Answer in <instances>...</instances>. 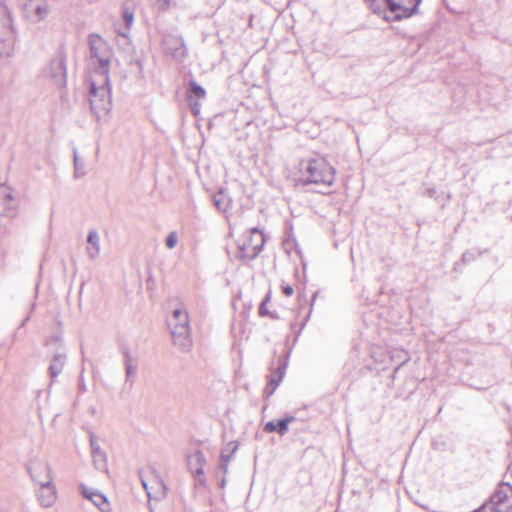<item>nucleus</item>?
<instances>
[{
    "instance_id": "obj_31",
    "label": "nucleus",
    "mask_w": 512,
    "mask_h": 512,
    "mask_svg": "<svg viewBox=\"0 0 512 512\" xmlns=\"http://www.w3.org/2000/svg\"><path fill=\"white\" fill-rule=\"evenodd\" d=\"M281 289H282L283 294L287 297L292 296L294 293L293 287L289 284H282Z\"/></svg>"
},
{
    "instance_id": "obj_38",
    "label": "nucleus",
    "mask_w": 512,
    "mask_h": 512,
    "mask_svg": "<svg viewBox=\"0 0 512 512\" xmlns=\"http://www.w3.org/2000/svg\"><path fill=\"white\" fill-rule=\"evenodd\" d=\"M21 1H22V4L24 5L25 3L35 2L36 0H21Z\"/></svg>"
},
{
    "instance_id": "obj_25",
    "label": "nucleus",
    "mask_w": 512,
    "mask_h": 512,
    "mask_svg": "<svg viewBox=\"0 0 512 512\" xmlns=\"http://www.w3.org/2000/svg\"><path fill=\"white\" fill-rule=\"evenodd\" d=\"M295 418L293 416L279 419L276 423V431L281 435H285L289 429V424L293 422Z\"/></svg>"
},
{
    "instance_id": "obj_28",
    "label": "nucleus",
    "mask_w": 512,
    "mask_h": 512,
    "mask_svg": "<svg viewBox=\"0 0 512 512\" xmlns=\"http://www.w3.org/2000/svg\"><path fill=\"white\" fill-rule=\"evenodd\" d=\"M177 241H178V237H177L176 232L169 233L167 238H166V246H167V248L173 249L176 246Z\"/></svg>"
},
{
    "instance_id": "obj_6",
    "label": "nucleus",
    "mask_w": 512,
    "mask_h": 512,
    "mask_svg": "<svg viewBox=\"0 0 512 512\" xmlns=\"http://www.w3.org/2000/svg\"><path fill=\"white\" fill-rule=\"evenodd\" d=\"M264 243V235L259 229H249L242 238L238 240L235 257L243 263H248L260 254Z\"/></svg>"
},
{
    "instance_id": "obj_10",
    "label": "nucleus",
    "mask_w": 512,
    "mask_h": 512,
    "mask_svg": "<svg viewBox=\"0 0 512 512\" xmlns=\"http://www.w3.org/2000/svg\"><path fill=\"white\" fill-rule=\"evenodd\" d=\"M27 471L36 484H46L52 482L50 466L47 462L40 459H32L26 466Z\"/></svg>"
},
{
    "instance_id": "obj_16",
    "label": "nucleus",
    "mask_w": 512,
    "mask_h": 512,
    "mask_svg": "<svg viewBox=\"0 0 512 512\" xmlns=\"http://www.w3.org/2000/svg\"><path fill=\"white\" fill-rule=\"evenodd\" d=\"M80 488L83 497L90 500L101 512L111 511L110 503L104 494L83 484L80 485Z\"/></svg>"
},
{
    "instance_id": "obj_2",
    "label": "nucleus",
    "mask_w": 512,
    "mask_h": 512,
    "mask_svg": "<svg viewBox=\"0 0 512 512\" xmlns=\"http://www.w3.org/2000/svg\"><path fill=\"white\" fill-rule=\"evenodd\" d=\"M88 100L94 117L100 121L112 109L110 77L103 74H90Z\"/></svg>"
},
{
    "instance_id": "obj_22",
    "label": "nucleus",
    "mask_w": 512,
    "mask_h": 512,
    "mask_svg": "<svg viewBox=\"0 0 512 512\" xmlns=\"http://www.w3.org/2000/svg\"><path fill=\"white\" fill-rule=\"evenodd\" d=\"M91 455L94 467L98 471L107 472L108 465L106 453L102 449L95 448V451H92Z\"/></svg>"
},
{
    "instance_id": "obj_41",
    "label": "nucleus",
    "mask_w": 512,
    "mask_h": 512,
    "mask_svg": "<svg viewBox=\"0 0 512 512\" xmlns=\"http://www.w3.org/2000/svg\"><path fill=\"white\" fill-rule=\"evenodd\" d=\"M316 296H317V293H314V294H313V297H312V303L314 302V300H315Z\"/></svg>"
},
{
    "instance_id": "obj_12",
    "label": "nucleus",
    "mask_w": 512,
    "mask_h": 512,
    "mask_svg": "<svg viewBox=\"0 0 512 512\" xmlns=\"http://www.w3.org/2000/svg\"><path fill=\"white\" fill-rule=\"evenodd\" d=\"M123 365L125 370V387L132 389L134 387L137 372H138V359L132 355L129 348L122 350Z\"/></svg>"
},
{
    "instance_id": "obj_37",
    "label": "nucleus",
    "mask_w": 512,
    "mask_h": 512,
    "mask_svg": "<svg viewBox=\"0 0 512 512\" xmlns=\"http://www.w3.org/2000/svg\"><path fill=\"white\" fill-rule=\"evenodd\" d=\"M140 478H141L142 486H143V488L145 489V491H146V493H147L148 498H150V497H151V493H150V491H149V489H148L147 482L143 479V477H142V476H140Z\"/></svg>"
},
{
    "instance_id": "obj_27",
    "label": "nucleus",
    "mask_w": 512,
    "mask_h": 512,
    "mask_svg": "<svg viewBox=\"0 0 512 512\" xmlns=\"http://www.w3.org/2000/svg\"><path fill=\"white\" fill-rule=\"evenodd\" d=\"M229 447H231V451H230V454H225L224 451L221 453L220 455V461H225L227 460V462H230L231 460V457H232V454L235 453V451L237 450L238 448V445L234 442H230L228 444Z\"/></svg>"
},
{
    "instance_id": "obj_9",
    "label": "nucleus",
    "mask_w": 512,
    "mask_h": 512,
    "mask_svg": "<svg viewBox=\"0 0 512 512\" xmlns=\"http://www.w3.org/2000/svg\"><path fill=\"white\" fill-rule=\"evenodd\" d=\"M288 354L280 356L276 361H273L270 367V375L268 376V383L265 387L264 393L271 396L278 385L281 383L285 376L288 367Z\"/></svg>"
},
{
    "instance_id": "obj_35",
    "label": "nucleus",
    "mask_w": 512,
    "mask_h": 512,
    "mask_svg": "<svg viewBox=\"0 0 512 512\" xmlns=\"http://www.w3.org/2000/svg\"><path fill=\"white\" fill-rule=\"evenodd\" d=\"M79 389L81 392H85L87 390L86 384L84 381L83 371L81 372V374L79 376Z\"/></svg>"
},
{
    "instance_id": "obj_19",
    "label": "nucleus",
    "mask_w": 512,
    "mask_h": 512,
    "mask_svg": "<svg viewBox=\"0 0 512 512\" xmlns=\"http://www.w3.org/2000/svg\"><path fill=\"white\" fill-rule=\"evenodd\" d=\"M86 253L91 260L96 259L100 254V237L94 229L88 233Z\"/></svg>"
},
{
    "instance_id": "obj_39",
    "label": "nucleus",
    "mask_w": 512,
    "mask_h": 512,
    "mask_svg": "<svg viewBox=\"0 0 512 512\" xmlns=\"http://www.w3.org/2000/svg\"><path fill=\"white\" fill-rule=\"evenodd\" d=\"M225 483H226V480H225V478H223V479L221 480V482H220V486H221V487H224V486H225Z\"/></svg>"
},
{
    "instance_id": "obj_4",
    "label": "nucleus",
    "mask_w": 512,
    "mask_h": 512,
    "mask_svg": "<svg viewBox=\"0 0 512 512\" xmlns=\"http://www.w3.org/2000/svg\"><path fill=\"white\" fill-rule=\"evenodd\" d=\"M365 2L375 14L388 20L384 7L386 5L389 11L394 14V19L399 21L415 15L422 0H365Z\"/></svg>"
},
{
    "instance_id": "obj_26",
    "label": "nucleus",
    "mask_w": 512,
    "mask_h": 512,
    "mask_svg": "<svg viewBox=\"0 0 512 512\" xmlns=\"http://www.w3.org/2000/svg\"><path fill=\"white\" fill-rule=\"evenodd\" d=\"M123 20L125 22V26L127 29H130V27L132 26L133 24V20H134V13L133 11H131L130 9L128 8H125L123 10Z\"/></svg>"
},
{
    "instance_id": "obj_3",
    "label": "nucleus",
    "mask_w": 512,
    "mask_h": 512,
    "mask_svg": "<svg viewBox=\"0 0 512 512\" xmlns=\"http://www.w3.org/2000/svg\"><path fill=\"white\" fill-rule=\"evenodd\" d=\"M88 45L90 51V74H103L109 76L113 50L106 40L98 34L88 36Z\"/></svg>"
},
{
    "instance_id": "obj_40",
    "label": "nucleus",
    "mask_w": 512,
    "mask_h": 512,
    "mask_svg": "<svg viewBox=\"0 0 512 512\" xmlns=\"http://www.w3.org/2000/svg\"><path fill=\"white\" fill-rule=\"evenodd\" d=\"M28 319H29V317H26V318L22 321L21 325H22V326H24V325H25V323L28 321Z\"/></svg>"
},
{
    "instance_id": "obj_13",
    "label": "nucleus",
    "mask_w": 512,
    "mask_h": 512,
    "mask_svg": "<svg viewBox=\"0 0 512 512\" xmlns=\"http://www.w3.org/2000/svg\"><path fill=\"white\" fill-rule=\"evenodd\" d=\"M206 463L205 456L202 451L196 450L187 456V466L191 473L195 474L196 480L200 485L205 484L204 465Z\"/></svg>"
},
{
    "instance_id": "obj_30",
    "label": "nucleus",
    "mask_w": 512,
    "mask_h": 512,
    "mask_svg": "<svg viewBox=\"0 0 512 512\" xmlns=\"http://www.w3.org/2000/svg\"><path fill=\"white\" fill-rule=\"evenodd\" d=\"M269 298H270V297H269V295H267V296L265 297V299L262 301V303L260 304V307H259V314H260L261 316H265V315H268V314H269V312H268V310H267V308H266V303L269 301Z\"/></svg>"
},
{
    "instance_id": "obj_7",
    "label": "nucleus",
    "mask_w": 512,
    "mask_h": 512,
    "mask_svg": "<svg viewBox=\"0 0 512 512\" xmlns=\"http://www.w3.org/2000/svg\"><path fill=\"white\" fill-rule=\"evenodd\" d=\"M512 511V485L500 483L489 501L484 503L477 512H511Z\"/></svg>"
},
{
    "instance_id": "obj_21",
    "label": "nucleus",
    "mask_w": 512,
    "mask_h": 512,
    "mask_svg": "<svg viewBox=\"0 0 512 512\" xmlns=\"http://www.w3.org/2000/svg\"><path fill=\"white\" fill-rule=\"evenodd\" d=\"M213 203L217 210L221 212H227L229 208H231L232 205V199L231 197L224 191L219 190L217 193H215L212 197Z\"/></svg>"
},
{
    "instance_id": "obj_15",
    "label": "nucleus",
    "mask_w": 512,
    "mask_h": 512,
    "mask_svg": "<svg viewBox=\"0 0 512 512\" xmlns=\"http://www.w3.org/2000/svg\"><path fill=\"white\" fill-rule=\"evenodd\" d=\"M164 45L166 51L179 62H182L187 56V49L184 40L180 36H169L165 39Z\"/></svg>"
},
{
    "instance_id": "obj_1",
    "label": "nucleus",
    "mask_w": 512,
    "mask_h": 512,
    "mask_svg": "<svg viewBox=\"0 0 512 512\" xmlns=\"http://www.w3.org/2000/svg\"><path fill=\"white\" fill-rule=\"evenodd\" d=\"M299 181L303 185L331 187L336 179L335 168L324 157H310L298 163Z\"/></svg>"
},
{
    "instance_id": "obj_17",
    "label": "nucleus",
    "mask_w": 512,
    "mask_h": 512,
    "mask_svg": "<svg viewBox=\"0 0 512 512\" xmlns=\"http://www.w3.org/2000/svg\"><path fill=\"white\" fill-rule=\"evenodd\" d=\"M37 497L43 507H51L57 499V491L53 482L39 485Z\"/></svg>"
},
{
    "instance_id": "obj_36",
    "label": "nucleus",
    "mask_w": 512,
    "mask_h": 512,
    "mask_svg": "<svg viewBox=\"0 0 512 512\" xmlns=\"http://www.w3.org/2000/svg\"><path fill=\"white\" fill-rule=\"evenodd\" d=\"M228 465H229V462H227V460L220 461L219 468L222 469L224 473H226L228 470Z\"/></svg>"
},
{
    "instance_id": "obj_32",
    "label": "nucleus",
    "mask_w": 512,
    "mask_h": 512,
    "mask_svg": "<svg viewBox=\"0 0 512 512\" xmlns=\"http://www.w3.org/2000/svg\"><path fill=\"white\" fill-rule=\"evenodd\" d=\"M90 447H91V452L95 451V448L101 449V447L96 439V436L93 433H90Z\"/></svg>"
},
{
    "instance_id": "obj_5",
    "label": "nucleus",
    "mask_w": 512,
    "mask_h": 512,
    "mask_svg": "<svg viewBox=\"0 0 512 512\" xmlns=\"http://www.w3.org/2000/svg\"><path fill=\"white\" fill-rule=\"evenodd\" d=\"M169 325L174 345L184 352L189 351L193 342L187 311L180 308L175 309Z\"/></svg>"
},
{
    "instance_id": "obj_33",
    "label": "nucleus",
    "mask_w": 512,
    "mask_h": 512,
    "mask_svg": "<svg viewBox=\"0 0 512 512\" xmlns=\"http://www.w3.org/2000/svg\"><path fill=\"white\" fill-rule=\"evenodd\" d=\"M276 429V423L274 421H269L264 425V431L266 433H273Z\"/></svg>"
},
{
    "instance_id": "obj_11",
    "label": "nucleus",
    "mask_w": 512,
    "mask_h": 512,
    "mask_svg": "<svg viewBox=\"0 0 512 512\" xmlns=\"http://www.w3.org/2000/svg\"><path fill=\"white\" fill-rule=\"evenodd\" d=\"M15 39V31L12 17L7 6L0 1V42L12 43Z\"/></svg>"
},
{
    "instance_id": "obj_34",
    "label": "nucleus",
    "mask_w": 512,
    "mask_h": 512,
    "mask_svg": "<svg viewBox=\"0 0 512 512\" xmlns=\"http://www.w3.org/2000/svg\"><path fill=\"white\" fill-rule=\"evenodd\" d=\"M473 259H474V254L469 251H466L462 254V261L464 263H468V262L472 261Z\"/></svg>"
},
{
    "instance_id": "obj_8",
    "label": "nucleus",
    "mask_w": 512,
    "mask_h": 512,
    "mask_svg": "<svg viewBox=\"0 0 512 512\" xmlns=\"http://www.w3.org/2000/svg\"><path fill=\"white\" fill-rule=\"evenodd\" d=\"M20 200L13 189L6 185H0V216L13 218L17 215Z\"/></svg>"
},
{
    "instance_id": "obj_18",
    "label": "nucleus",
    "mask_w": 512,
    "mask_h": 512,
    "mask_svg": "<svg viewBox=\"0 0 512 512\" xmlns=\"http://www.w3.org/2000/svg\"><path fill=\"white\" fill-rule=\"evenodd\" d=\"M24 8L31 13V17L35 22L44 20L50 12L49 5L45 0H36L35 2L25 3Z\"/></svg>"
},
{
    "instance_id": "obj_23",
    "label": "nucleus",
    "mask_w": 512,
    "mask_h": 512,
    "mask_svg": "<svg viewBox=\"0 0 512 512\" xmlns=\"http://www.w3.org/2000/svg\"><path fill=\"white\" fill-rule=\"evenodd\" d=\"M206 97L205 89L199 85L196 81L191 80L189 82V90L187 98H192L196 100L204 99Z\"/></svg>"
},
{
    "instance_id": "obj_24",
    "label": "nucleus",
    "mask_w": 512,
    "mask_h": 512,
    "mask_svg": "<svg viewBox=\"0 0 512 512\" xmlns=\"http://www.w3.org/2000/svg\"><path fill=\"white\" fill-rule=\"evenodd\" d=\"M73 162H74V176L75 178H81L85 175V163L84 161L80 160V158L77 155L76 149L73 151Z\"/></svg>"
},
{
    "instance_id": "obj_20",
    "label": "nucleus",
    "mask_w": 512,
    "mask_h": 512,
    "mask_svg": "<svg viewBox=\"0 0 512 512\" xmlns=\"http://www.w3.org/2000/svg\"><path fill=\"white\" fill-rule=\"evenodd\" d=\"M66 363V354L65 353H56L49 365L48 372L50 378L54 380L58 375H60L64 369Z\"/></svg>"
},
{
    "instance_id": "obj_29",
    "label": "nucleus",
    "mask_w": 512,
    "mask_h": 512,
    "mask_svg": "<svg viewBox=\"0 0 512 512\" xmlns=\"http://www.w3.org/2000/svg\"><path fill=\"white\" fill-rule=\"evenodd\" d=\"M188 102L191 112L193 113V115L197 116L200 113L201 108L199 101L196 99L188 98Z\"/></svg>"
},
{
    "instance_id": "obj_14",
    "label": "nucleus",
    "mask_w": 512,
    "mask_h": 512,
    "mask_svg": "<svg viewBox=\"0 0 512 512\" xmlns=\"http://www.w3.org/2000/svg\"><path fill=\"white\" fill-rule=\"evenodd\" d=\"M48 74L57 86H65L67 82L65 59L63 57L52 59L48 67Z\"/></svg>"
}]
</instances>
